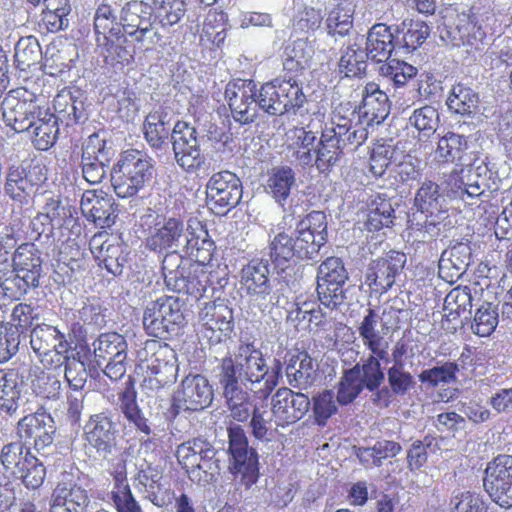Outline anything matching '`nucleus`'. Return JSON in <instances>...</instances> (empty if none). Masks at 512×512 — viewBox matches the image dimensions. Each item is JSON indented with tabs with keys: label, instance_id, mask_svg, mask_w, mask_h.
<instances>
[{
	"label": "nucleus",
	"instance_id": "54",
	"mask_svg": "<svg viewBox=\"0 0 512 512\" xmlns=\"http://www.w3.org/2000/svg\"><path fill=\"white\" fill-rule=\"evenodd\" d=\"M385 314V310L382 316L372 308L366 310V314L357 328L364 346L383 340L384 335L388 333L389 327L384 321Z\"/></svg>",
	"mask_w": 512,
	"mask_h": 512
},
{
	"label": "nucleus",
	"instance_id": "39",
	"mask_svg": "<svg viewBox=\"0 0 512 512\" xmlns=\"http://www.w3.org/2000/svg\"><path fill=\"white\" fill-rule=\"evenodd\" d=\"M363 114L369 117V122H383L390 113V102L387 94L380 90L379 85L369 82L362 92Z\"/></svg>",
	"mask_w": 512,
	"mask_h": 512
},
{
	"label": "nucleus",
	"instance_id": "38",
	"mask_svg": "<svg viewBox=\"0 0 512 512\" xmlns=\"http://www.w3.org/2000/svg\"><path fill=\"white\" fill-rule=\"evenodd\" d=\"M397 34L398 52L409 54L421 46L430 34L429 26L423 21L406 19L394 25Z\"/></svg>",
	"mask_w": 512,
	"mask_h": 512
},
{
	"label": "nucleus",
	"instance_id": "35",
	"mask_svg": "<svg viewBox=\"0 0 512 512\" xmlns=\"http://www.w3.org/2000/svg\"><path fill=\"white\" fill-rule=\"evenodd\" d=\"M182 247L185 254L205 264L212 259L214 242L209 238L207 229L200 222H196L195 227L190 224L187 226Z\"/></svg>",
	"mask_w": 512,
	"mask_h": 512
},
{
	"label": "nucleus",
	"instance_id": "18",
	"mask_svg": "<svg viewBox=\"0 0 512 512\" xmlns=\"http://www.w3.org/2000/svg\"><path fill=\"white\" fill-rule=\"evenodd\" d=\"M271 413L277 426L285 427L301 420L310 410L309 397L290 388H279L271 396Z\"/></svg>",
	"mask_w": 512,
	"mask_h": 512
},
{
	"label": "nucleus",
	"instance_id": "44",
	"mask_svg": "<svg viewBox=\"0 0 512 512\" xmlns=\"http://www.w3.org/2000/svg\"><path fill=\"white\" fill-rule=\"evenodd\" d=\"M415 206L417 211L428 214L448 215L446 198L440 193L438 184L432 181H425L415 195Z\"/></svg>",
	"mask_w": 512,
	"mask_h": 512
},
{
	"label": "nucleus",
	"instance_id": "15",
	"mask_svg": "<svg viewBox=\"0 0 512 512\" xmlns=\"http://www.w3.org/2000/svg\"><path fill=\"white\" fill-rule=\"evenodd\" d=\"M483 486L495 504L512 509V455L500 454L487 464Z\"/></svg>",
	"mask_w": 512,
	"mask_h": 512
},
{
	"label": "nucleus",
	"instance_id": "5",
	"mask_svg": "<svg viewBox=\"0 0 512 512\" xmlns=\"http://www.w3.org/2000/svg\"><path fill=\"white\" fill-rule=\"evenodd\" d=\"M214 371L218 381L227 382V378H232L237 385L245 386L254 393L267 380L266 360L252 343L240 344L234 357L229 354L223 357Z\"/></svg>",
	"mask_w": 512,
	"mask_h": 512
},
{
	"label": "nucleus",
	"instance_id": "48",
	"mask_svg": "<svg viewBox=\"0 0 512 512\" xmlns=\"http://www.w3.org/2000/svg\"><path fill=\"white\" fill-rule=\"evenodd\" d=\"M354 9L347 0H339L336 6L329 12L325 21L327 34L338 40L349 34L353 28Z\"/></svg>",
	"mask_w": 512,
	"mask_h": 512
},
{
	"label": "nucleus",
	"instance_id": "2",
	"mask_svg": "<svg viewBox=\"0 0 512 512\" xmlns=\"http://www.w3.org/2000/svg\"><path fill=\"white\" fill-rule=\"evenodd\" d=\"M225 98L233 119L241 125L253 123L259 111L269 116L297 115L308 111L303 87L293 77L276 78L262 84L258 90L253 80L237 79L226 85Z\"/></svg>",
	"mask_w": 512,
	"mask_h": 512
},
{
	"label": "nucleus",
	"instance_id": "30",
	"mask_svg": "<svg viewBox=\"0 0 512 512\" xmlns=\"http://www.w3.org/2000/svg\"><path fill=\"white\" fill-rule=\"evenodd\" d=\"M225 399L230 417L237 422H246L255 405L252 404L250 395L242 386L237 385L236 380L227 378V382L218 381Z\"/></svg>",
	"mask_w": 512,
	"mask_h": 512
},
{
	"label": "nucleus",
	"instance_id": "52",
	"mask_svg": "<svg viewBox=\"0 0 512 512\" xmlns=\"http://www.w3.org/2000/svg\"><path fill=\"white\" fill-rule=\"evenodd\" d=\"M327 129L331 132L335 143L338 144V148L340 147L343 151L348 148L354 151L368 138L367 128L359 123L352 125L349 120L342 124L327 127Z\"/></svg>",
	"mask_w": 512,
	"mask_h": 512
},
{
	"label": "nucleus",
	"instance_id": "4",
	"mask_svg": "<svg viewBox=\"0 0 512 512\" xmlns=\"http://www.w3.org/2000/svg\"><path fill=\"white\" fill-rule=\"evenodd\" d=\"M41 255L33 243H23L14 251L11 264L7 258L0 262V289L4 296L19 300L40 286L43 274Z\"/></svg>",
	"mask_w": 512,
	"mask_h": 512
},
{
	"label": "nucleus",
	"instance_id": "56",
	"mask_svg": "<svg viewBox=\"0 0 512 512\" xmlns=\"http://www.w3.org/2000/svg\"><path fill=\"white\" fill-rule=\"evenodd\" d=\"M216 451L217 449L208 440L193 438L178 445L175 455L180 465H193L195 460H202L206 453L211 455Z\"/></svg>",
	"mask_w": 512,
	"mask_h": 512
},
{
	"label": "nucleus",
	"instance_id": "53",
	"mask_svg": "<svg viewBox=\"0 0 512 512\" xmlns=\"http://www.w3.org/2000/svg\"><path fill=\"white\" fill-rule=\"evenodd\" d=\"M113 152L111 147L107 146L104 132H95L91 134L82 143L81 164H110Z\"/></svg>",
	"mask_w": 512,
	"mask_h": 512
},
{
	"label": "nucleus",
	"instance_id": "10",
	"mask_svg": "<svg viewBox=\"0 0 512 512\" xmlns=\"http://www.w3.org/2000/svg\"><path fill=\"white\" fill-rule=\"evenodd\" d=\"M229 471L245 488H251L259 478V456L249 445L244 429L237 424L227 428Z\"/></svg>",
	"mask_w": 512,
	"mask_h": 512
},
{
	"label": "nucleus",
	"instance_id": "51",
	"mask_svg": "<svg viewBox=\"0 0 512 512\" xmlns=\"http://www.w3.org/2000/svg\"><path fill=\"white\" fill-rule=\"evenodd\" d=\"M314 49L307 39H297L284 50L283 67L287 72H301L310 65Z\"/></svg>",
	"mask_w": 512,
	"mask_h": 512
},
{
	"label": "nucleus",
	"instance_id": "33",
	"mask_svg": "<svg viewBox=\"0 0 512 512\" xmlns=\"http://www.w3.org/2000/svg\"><path fill=\"white\" fill-rule=\"evenodd\" d=\"M186 228L183 221L169 218L147 239V247L153 251L178 249L183 246Z\"/></svg>",
	"mask_w": 512,
	"mask_h": 512
},
{
	"label": "nucleus",
	"instance_id": "46",
	"mask_svg": "<svg viewBox=\"0 0 512 512\" xmlns=\"http://www.w3.org/2000/svg\"><path fill=\"white\" fill-rule=\"evenodd\" d=\"M21 400V388L16 371L3 369L0 378V412L9 416L15 415Z\"/></svg>",
	"mask_w": 512,
	"mask_h": 512
},
{
	"label": "nucleus",
	"instance_id": "36",
	"mask_svg": "<svg viewBox=\"0 0 512 512\" xmlns=\"http://www.w3.org/2000/svg\"><path fill=\"white\" fill-rule=\"evenodd\" d=\"M168 113L163 108L151 111L144 120V138L154 150H162L168 146L169 128Z\"/></svg>",
	"mask_w": 512,
	"mask_h": 512
},
{
	"label": "nucleus",
	"instance_id": "32",
	"mask_svg": "<svg viewBox=\"0 0 512 512\" xmlns=\"http://www.w3.org/2000/svg\"><path fill=\"white\" fill-rule=\"evenodd\" d=\"M79 91L63 92L54 99L55 117L66 126L84 123L87 120V112L84 100Z\"/></svg>",
	"mask_w": 512,
	"mask_h": 512
},
{
	"label": "nucleus",
	"instance_id": "19",
	"mask_svg": "<svg viewBox=\"0 0 512 512\" xmlns=\"http://www.w3.org/2000/svg\"><path fill=\"white\" fill-rule=\"evenodd\" d=\"M406 260L404 253L394 250L372 260L366 271L365 283L375 292L380 294L387 292L401 274Z\"/></svg>",
	"mask_w": 512,
	"mask_h": 512
},
{
	"label": "nucleus",
	"instance_id": "26",
	"mask_svg": "<svg viewBox=\"0 0 512 512\" xmlns=\"http://www.w3.org/2000/svg\"><path fill=\"white\" fill-rule=\"evenodd\" d=\"M472 263V249L468 243L457 242L443 251L439 260V276L449 283L460 279Z\"/></svg>",
	"mask_w": 512,
	"mask_h": 512
},
{
	"label": "nucleus",
	"instance_id": "28",
	"mask_svg": "<svg viewBox=\"0 0 512 512\" xmlns=\"http://www.w3.org/2000/svg\"><path fill=\"white\" fill-rule=\"evenodd\" d=\"M29 337L31 348L38 356L47 355L51 351L61 354L68 348L64 333L53 325L37 323L30 329Z\"/></svg>",
	"mask_w": 512,
	"mask_h": 512
},
{
	"label": "nucleus",
	"instance_id": "20",
	"mask_svg": "<svg viewBox=\"0 0 512 512\" xmlns=\"http://www.w3.org/2000/svg\"><path fill=\"white\" fill-rule=\"evenodd\" d=\"M120 15L124 37L132 38L136 44H143L155 22L152 6L144 1H127L120 6Z\"/></svg>",
	"mask_w": 512,
	"mask_h": 512
},
{
	"label": "nucleus",
	"instance_id": "34",
	"mask_svg": "<svg viewBox=\"0 0 512 512\" xmlns=\"http://www.w3.org/2000/svg\"><path fill=\"white\" fill-rule=\"evenodd\" d=\"M146 353H151L147 360V370L151 373L167 371L171 378L176 379L179 371L177 354L173 348L166 343L157 340L147 341L144 348Z\"/></svg>",
	"mask_w": 512,
	"mask_h": 512
},
{
	"label": "nucleus",
	"instance_id": "61",
	"mask_svg": "<svg viewBox=\"0 0 512 512\" xmlns=\"http://www.w3.org/2000/svg\"><path fill=\"white\" fill-rule=\"evenodd\" d=\"M96 373L95 368H90L89 371L83 361L80 360V353L72 357H65V379L69 387L74 391H80L85 387L88 376L94 377Z\"/></svg>",
	"mask_w": 512,
	"mask_h": 512
},
{
	"label": "nucleus",
	"instance_id": "7",
	"mask_svg": "<svg viewBox=\"0 0 512 512\" xmlns=\"http://www.w3.org/2000/svg\"><path fill=\"white\" fill-rule=\"evenodd\" d=\"M187 302L179 296L164 295L147 303L143 328L150 336L167 340L187 323Z\"/></svg>",
	"mask_w": 512,
	"mask_h": 512
},
{
	"label": "nucleus",
	"instance_id": "40",
	"mask_svg": "<svg viewBox=\"0 0 512 512\" xmlns=\"http://www.w3.org/2000/svg\"><path fill=\"white\" fill-rule=\"evenodd\" d=\"M68 477H70L69 474H63V480L58 482L53 490L51 503H59L63 507L75 508L79 512H85L90 502L88 493L72 481H66Z\"/></svg>",
	"mask_w": 512,
	"mask_h": 512
},
{
	"label": "nucleus",
	"instance_id": "14",
	"mask_svg": "<svg viewBox=\"0 0 512 512\" xmlns=\"http://www.w3.org/2000/svg\"><path fill=\"white\" fill-rule=\"evenodd\" d=\"M171 143L176 163L188 173H193L205 164L200 149L198 132L184 121H177L171 131Z\"/></svg>",
	"mask_w": 512,
	"mask_h": 512
},
{
	"label": "nucleus",
	"instance_id": "58",
	"mask_svg": "<svg viewBox=\"0 0 512 512\" xmlns=\"http://www.w3.org/2000/svg\"><path fill=\"white\" fill-rule=\"evenodd\" d=\"M42 57L41 46L34 36L22 37L15 45V62L21 71H26L31 66L39 63Z\"/></svg>",
	"mask_w": 512,
	"mask_h": 512
},
{
	"label": "nucleus",
	"instance_id": "8",
	"mask_svg": "<svg viewBox=\"0 0 512 512\" xmlns=\"http://www.w3.org/2000/svg\"><path fill=\"white\" fill-rule=\"evenodd\" d=\"M93 28L95 41L106 61L110 58L112 61L123 63L131 57L126 44L128 39L123 35L121 26V15L118 9L110 3L103 1L100 3L94 13Z\"/></svg>",
	"mask_w": 512,
	"mask_h": 512
},
{
	"label": "nucleus",
	"instance_id": "45",
	"mask_svg": "<svg viewBox=\"0 0 512 512\" xmlns=\"http://www.w3.org/2000/svg\"><path fill=\"white\" fill-rule=\"evenodd\" d=\"M343 150L335 143L327 127L321 130L317 149H315V166L320 173L328 174L340 162Z\"/></svg>",
	"mask_w": 512,
	"mask_h": 512
},
{
	"label": "nucleus",
	"instance_id": "63",
	"mask_svg": "<svg viewBox=\"0 0 512 512\" xmlns=\"http://www.w3.org/2000/svg\"><path fill=\"white\" fill-rule=\"evenodd\" d=\"M458 370L456 363L446 362L441 366L422 370L418 377L422 384L435 388L440 384H450L456 381V372Z\"/></svg>",
	"mask_w": 512,
	"mask_h": 512
},
{
	"label": "nucleus",
	"instance_id": "22",
	"mask_svg": "<svg viewBox=\"0 0 512 512\" xmlns=\"http://www.w3.org/2000/svg\"><path fill=\"white\" fill-rule=\"evenodd\" d=\"M115 201L102 190H86L82 194L80 208L87 220L100 228H109L117 218Z\"/></svg>",
	"mask_w": 512,
	"mask_h": 512
},
{
	"label": "nucleus",
	"instance_id": "25",
	"mask_svg": "<svg viewBox=\"0 0 512 512\" xmlns=\"http://www.w3.org/2000/svg\"><path fill=\"white\" fill-rule=\"evenodd\" d=\"M208 274L197 265L189 263L181 268L174 275L164 281L169 291L186 294L195 297H202L207 289Z\"/></svg>",
	"mask_w": 512,
	"mask_h": 512
},
{
	"label": "nucleus",
	"instance_id": "27",
	"mask_svg": "<svg viewBox=\"0 0 512 512\" xmlns=\"http://www.w3.org/2000/svg\"><path fill=\"white\" fill-rule=\"evenodd\" d=\"M453 46H467L474 50H483L488 45L487 34L481 24L469 15L458 18L455 27L447 31Z\"/></svg>",
	"mask_w": 512,
	"mask_h": 512
},
{
	"label": "nucleus",
	"instance_id": "43",
	"mask_svg": "<svg viewBox=\"0 0 512 512\" xmlns=\"http://www.w3.org/2000/svg\"><path fill=\"white\" fill-rule=\"evenodd\" d=\"M93 353L97 367L102 368L103 364L117 356L127 355L128 344L123 335L116 332L100 334L92 343Z\"/></svg>",
	"mask_w": 512,
	"mask_h": 512
},
{
	"label": "nucleus",
	"instance_id": "29",
	"mask_svg": "<svg viewBox=\"0 0 512 512\" xmlns=\"http://www.w3.org/2000/svg\"><path fill=\"white\" fill-rule=\"evenodd\" d=\"M387 386H383L373 398V403H384L387 407L393 396L403 397L416 386L414 376L405 370L404 365L390 366L386 372Z\"/></svg>",
	"mask_w": 512,
	"mask_h": 512
},
{
	"label": "nucleus",
	"instance_id": "50",
	"mask_svg": "<svg viewBox=\"0 0 512 512\" xmlns=\"http://www.w3.org/2000/svg\"><path fill=\"white\" fill-rule=\"evenodd\" d=\"M218 451L208 455L206 453L202 460L196 461L193 465H181L189 479L200 485L207 486L217 481L221 471L220 460L217 458Z\"/></svg>",
	"mask_w": 512,
	"mask_h": 512
},
{
	"label": "nucleus",
	"instance_id": "55",
	"mask_svg": "<svg viewBox=\"0 0 512 512\" xmlns=\"http://www.w3.org/2000/svg\"><path fill=\"white\" fill-rule=\"evenodd\" d=\"M473 297L468 286L453 288L444 299V311L449 320H455L464 314H471Z\"/></svg>",
	"mask_w": 512,
	"mask_h": 512
},
{
	"label": "nucleus",
	"instance_id": "42",
	"mask_svg": "<svg viewBox=\"0 0 512 512\" xmlns=\"http://www.w3.org/2000/svg\"><path fill=\"white\" fill-rule=\"evenodd\" d=\"M58 119L48 109H41L31 127L35 148L47 151L56 142L59 134Z\"/></svg>",
	"mask_w": 512,
	"mask_h": 512
},
{
	"label": "nucleus",
	"instance_id": "24",
	"mask_svg": "<svg viewBox=\"0 0 512 512\" xmlns=\"http://www.w3.org/2000/svg\"><path fill=\"white\" fill-rule=\"evenodd\" d=\"M393 51H398L397 34L394 25L374 24L366 37L365 53L367 59L376 63L389 61Z\"/></svg>",
	"mask_w": 512,
	"mask_h": 512
},
{
	"label": "nucleus",
	"instance_id": "9",
	"mask_svg": "<svg viewBox=\"0 0 512 512\" xmlns=\"http://www.w3.org/2000/svg\"><path fill=\"white\" fill-rule=\"evenodd\" d=\"M385 372L376 357L361 359L353 367L344 369L337 384L340 405L352 403L364 390L375 394L383 387Z\"/></svg>",
	"mask_w": 512,
	"mask_h": 512
},
{
	"label": "nucleus",
	"instance_id": "17",
	"mask_svg": "<svg viewBox=\"0 0 512 512\" xmlns=\"http://www.w3.org/2000/svg\"><path fill=\"white\" fill-rule=\"evenodd\" d=\"M203 337L211 344L230 338L234 330L233 311L224 301L206 303L199 313Z\"/></svg>",
	"mask_w": 512,
	"mask_h": 512
},
{
	"label": "nucleus",
	"instance_id": "3",
	"mask_svg": "<svg viewBox=\"0 0 512 512\" xmlns=\"http://www.w3.org/2000/svg\"><path fill=\"white\" fill-rule=\"evenodd\" d=\"M118 436V423L108 411L90 415L83 427L85 454L107 467L117 482H122L126 477V460Z\"/></svg>",
	"mask_w": 512,
	"mask_h": 512
},
{
	"label": "nucleus",
	"instance_id": "31",
	"mask_svg": "<svg viewBox=\"0 0 512 512\" xmlns=\"http://www.w3.org/2000/svg\"><path fill=\"white\" fill-rule=\"evenodd\" d=\"M288 384L294 388L307 389L317 379V367L305 351L292 355L285 368Z\"/></svg>",
	"mask_w": 512,
	"mask_h": 512
},
{
	"label": "nucleus",
	"instance_id": "13",
	"mask_svg": "<svg viewBox=\"0 0 512 512\" xmlns=\"http://www.w3.org/2000/svg\"><path fill=\"white\" fill-rule=\"evenodd\" d=\"M243 187L239 177L230 171L214 173L207 185V204L216 215H226L242 198Z\"/></svg>",
	"mask_w": 512,
	"mask_h": 512
},
{
	"label": "nucleus",
	"instance_id": "23",
	"mask_svg": "<svg viewBox=\"0 0 512 512\" xmlns=\"http://www.w3.org/2000/svg\"><path fill=\"white\" fill-rule=\"evenodd\" d=\"M3 120L15 132H29L42 108L35 100L19 99L9 95L1 103Z\"/></svg>",
	"mask_w": 512,
	"mask_h": 512
},
{
	"label": "nucleus",
	"instance_id": "1",
	"mask_svg": "<svg viewBox=\"0 0 512 512\" xmlns=\"http://www.w3.org/2000/svg\"><path fill=\"white\" fill-rule=\"evenodd\" d=\"M328 241V222L323 211H311L299 217L291 233L281 231L275 234L268 245L269 259H252L241 269V285L246 295L253 301L279 303L280 290H274L270 279V263L280 283L291 287L298 261H316L320 251Z\"/></svg>",
	"mask_w": 512,
	"mask_h": 512
},
{
	"label": "nucleus",
	"instance_id": "37",
	"mask_svg": "<svg viewBox=\"0 0 512 512\" xmlns=\"http://www.w3.org/2000/svg\"><path fill=\"white\" fill-rule=\"evenodd\" d=\"M479 94L462 82L455 83L448 94L446 105L450 112L472 118L478 112Z\"/></svg>",
	"mask_w": 512,
	"mask_h": 512
},
{
	"label": "nucleus",
	"instance_id": "12",
	"mask_svg": "<svg viewBox=\"0 0 512 512\" xmlns=\"http://www.w3.org/2000/svg\"><path fill=\"white\" fill-rule=\"evenodd\" d=\"M349 274L339 257H328L318 267L317 296L320 305L334 310L344 304L346 294L344 285Z\"/></svg>",
	"mask_w": 512,
	"mask_h": 512
},
{
	"label": "nucleus",
	"instance_id": "64",
	"mask_svg": "<svg viewBox=\"0 0 512 512\" xmlns=\"http://www.w3.org/2000/svg\"><path fill=\"white\" fill-rule=\"evenodd\" d=\"M452 512H487V504L480 495L471 491L456 489L450 499Z\"/></svg>",
	"mask_w": 512,
	"mask_h": 512
},
{
	"label": "nucleus",
	"instance_id": "11",
	"mask_svg": "<svg viewBox=\"0 0 512 512\" xmlns=\"http://www.w3.org/2000/svg\"><path fill=\"white\" fill-rule=\"evenodd\" d=\"M16 429L21 440H33L34 450L42 457L49 458L58 453V446L55 443L56 422L43 408L22 417Z\"/></svg>",
	"mask_w": 512,
	"mask_h": 512
},
{
	"label": "nucleus",
	"instance_id": "62",
	"mask_svg": "<svg viewBox=\"0 0 512 512\" xmlns=\"http://www.w3.org/2000/svg\"><path fill=\"white\" fill-rule=\"evenodd\" d=\"M499 314L492 303H483L476 311L471 325L472 331L480 336H489L497 327Z\"/></svg>",
	"mask_w": 512,
	"mask_h": 512
},
{
	"label": "nucleus",
	"instance_id": "6",
	"mask_svg": "<svg viewBox=\"0 0 512 512\" xmlns=\"http://www.w3.org/2000/svg\"><path fill=\"white\" fill-rule=\"evenodd\" d=\"M153 173L154 161L146 153L136 149L122 152L110 171L115 194L120 198L136 195L152 180Z\"/></svg>",
	"mask_w": 512,
	"mask_h": 512
},
{
	"label": "nucleus",
	"instance_id": "16",
	"mask_svg": "<svg viewBox=\"0 0 512 512\" xmlns=\"http://www.w3.org/2000/svg\"><path fill=\"white\" fill-rule=\"evenodd\" d=\"M213 399V390L208 379L201 374L189 373L181 381L174 395L173 412L200 411L208 407Z\"/></svg>",
	"mask_w": 512,
	"mask_h": 512
},
{
	"label": "nucleus",
	"instance_id": "57",
	"mask_svg": "<svg viewBox=\"0 0 512 512\" xmlns=\"http://www.w3.org/2000/svg\"><path fill=\"white\" fill-rule=\"evenodd\" d=\"M26 340L18 327L12 322H0V364L7 363L20 349V345Z\"/></svg>",
	"mask_w": 512,
	"mask_h": 512
},
{
	"label": "nucleus",
	"instance_id": "47",
	"mask_svg": "<svg viewBox=\"0 0 512 512\" xmlns=\"http://www.w3.org/2000/svg\"><path fill=\"white\" fill-rule=\"evenodd\" d=\"M71 5L69 0H44L40 27L56 33L69 27Z\"/></svg>",
	"mask_w": 512,
	"mask_h": 512
},
{
	"label": "nucleus",
	"instance_id": "41",
	"mask_svg": "<svg viewBox=\"0 0 512 512\" xmlns=\"http://www.w3.org/2000/svg\"><path fill=\"white\" fill-rule=\"evenodd\" d=\"M294 186H296V172L290 166H275L269 171L267 179L268 192L282 207H284Z\"/></svg>",
	"mask_w": 512,
	"mask_h": 512
},
{
	"label": "nucleus",
	"instance_id": "60",
	"mask_svg": "<svg viewBox=\"0 0 512 512\" xmlns=\"http://www.w3.org/2000/svg\"><path fill=\"white\" fill-rule=\"evenodd\" d=\"M439 112L431 105H425L415 109L409 117V123L418 132L420 139L430 138L439 126Z\"/></svg>",
	"mask_w": 512,
	"mask_h": 512
},
{
	"label": "nucleus",
	"instance_id": "21",
	"mask_svg": "<svg viewBox=\"0 0 512 512\" xmlns=\"http://www.w3.org/2000/svg\"><path fill=\"white\" fill-rule=\"evenodd\" d=\"M44 180L46 176L43 173V167L22 163L20 166L9 168L4 186L5 193L12 200L25 203L34 188Z\"/></svg>",
	"mask_w": 512,
	"mask_h": 512
},
{
	"label": "nucleus",
	"instance_id": "49",
	"mask_svg": "<svg viewBox=\"0 0 512 512\" xmlns=\"http://www.w3.org/2000/svg\"><path fill=\"white\" fill-rule=\"evenodd\" d=\"M469 149L467 137L454 132H447L437 143L436 156L446 163L463 164Z\"/></svg>",
	"mask_w": 512,
	"mask_h": 512
},
{
	"label": "nucleus",
	"instance_id": "59",
	"mask_svg": "<svg viewBox=\"0 0 512 512\" xmlns=\"http://www.w3.org/2000/svg\"><path fill=\"white\" fill-rule=\"evenodd\" d=\"M14 477L22 480L27 488L37 489L45 480L46 468L44 463L35 457L30 450H26L25 460L19 469V473Z\"/></svg>",
	"mask_w": 512,
	"mask_h": 512
}]
</instances>
